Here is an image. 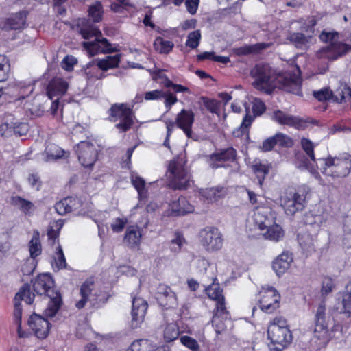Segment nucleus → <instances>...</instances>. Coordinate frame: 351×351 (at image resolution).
<instances>
[{"instance_id":"f257e3e1","label":"nucleus","mask_w":351,"mask_h":351,"mask_svg":"<svg viewBox=\"0 0 351 351\" xmlns=\"http://www.w3.org/2000/svg\"><path fill=\"white\" fill-rule=\"evenodd\" d=\"M300 69L296 73H276L269 64H256L251 73L254 79L252 84L258 90L270 94L275 88H281L287 92L301 95V79Z\"/></svg>"},{"instance_id":"f03ea898","label":"nucleus","mask_w":351,"mask_h":351,"mask_svg":"<svg viewBox=\"0 0 351 351\" xmlns=\"http://www.w3.org/2000/svg\"><path fill=\"white\" fill-rule=\"evenodd\" d=\"M317 167L326 176L343 178L351 169L350 157H328L319 158L316 162Z\"/></svg>"},{"instance_id":"7ed1b4c3","label":"nucleus","mask_w":351,"mask_h":351,"mask_svg":"<svg viewBox=\"0 0 351 351\" xmlns=\"http://www.w3.org/2000/svg\"><path fill=\"white\" fill-rule=\"evenodd\" d=\"M267 336L276 351H281L292 341L287 322L281 317H276L270 323L267 328Z\"/></svg>"},{"instance_id":"20e7f679","label":"nucleus","mask_w":351,"mask_h":351,"mask_svg":"<svg viewBox=\"0 0 351 351\" xmlns=\"http://www.w3.org/2000/svg\"><path fill=\"white\" fill-rule=\"evenodd\" d=\"M337 32H322L320 39L328 44L317 52L319 58L335 60L346 53L351 48L348 45L338 40Z\"/></svg>"},{"instance_id":"39448f33","label":"nucleus","mask_w":351,"mask_h":351,"mask_svg":"<svg viewBox=\"0 0 351 351\" xmlns=\"http://www.w3.org/2000/svg\"><path fill=\"white\" fill-rule=\"evenodd\" d=\"M167 186L172 190L183 191L190 186V176L189 175L184 165L180 161L173 159L168 165L167 171Z\"/></svg>"},{"instance_id":"423d86ee","label":"nucleus","mask_w":351,"mask_h":351,"mask_svg":"<svg viewBox=\"0 0 351 351\" xmlns=\"http://www.w3.org/2000/svg\"><path fill=\"white\" fill-rule=\"evenodd\" d=\"M110 120L116 122L115 128L121 132L130 130L134 124V112L132 108L127 103H115L108 110Z\"/></svg>"},{"instance_id":"0eeeda50","label":"nucleus","mask_w":351,"mask_h":351,"mask_svg":"<svg viewBox=\"0 0 351 351\" xmlns=\"http://www.w3.org/2000/svg\"><path fill=\"white\" fill-rule=\"evenodd\" d=\"M35 294L31 291V286L29 283H25L15 294L14 298V319L17 326V334L19 337L24 338L27 335L25 331L22 330L21 319H22V306L21 301H24L27 304L31 305L34 303Z\"/></svg>"},{"instance_id":"6e6552de","label":"nucleus","mask_w":351,"mask_h":351,"mask_svg":"<svg viewBox=\"0 0 351 351\" xmlns=\"http://www.w3.org/2000/svg\"><path fill=\"white\" fill-rule=\"evenodd\" d=\"M77 158L84 168L92 169L98 158V150L95 145L87 141H82L77 145Z\"/></svg>"},{"instance_id":"1a4fd4ad","label":"nucleus","mask_w":351,"mask_h":351,"mask_svg":"<svg viewBox=\"0 0 351 351\" xmlns=\"http://www.w3.org/2000/svg\"><path fill=\"white\" fill-rule=\"evenodd\" d=\"M304 197L293 189L284 191L280 198V204L287 215H293L304 207Z\"/></svg>"},{"instance_id":"9d476101","label":"nucleus","mask_w":351,"mask_h":351,"mask_svg":"<svg viewBox=\"0 0 351 351\" xmlns=\"http://www.w3.org/2000/svg\"><path fill=\"white\" fill-rule=\"evenodd\" d=\"M280 295L272 287H263L258 293L261 309L267 313L274 312L279 306Z\"/></svg>"},{"instance_id":"9b49d317","label":"nucleus","mask_w":351,"mask_h":351,"mask_svg":"<svg viewBox=\"0 0 351 351\" xmlns=\"http://www.w3.org/2000/svg\"><path fill=\"white\" fill-rule=\"evenodd\" d=\"M194 211V206L189 202L186 197L181 195L178 199L171 201L168 208L163 213L164 217L184 216Z\"/></svg>"},{"instance_id":"f8f14e48","label":"nucleus","mask_w":351,"mask_h":351,"mask_svg":"<svg viewBox=\"0 0 351 351\" xmlns=\"http://www.w3.org/2000/svg\"><path fill=\"white\" fill-rule=\"evenodd\" d=\"M300 144L302 149L308 156V158L301 162V163L298 165L299 168L308 170L314 175L315 178L319 179V174L315 170L314 168V164L317 162L315 161V157L314 154V147L315 145L311 140L305 137L301 138Z\"/></svg>"},{"instance_id":"ddd939ff","label":"nucleus","mask_w":351,"mask_h":351,"mask_svg":"<svg viewBox=\"0 0 351 351\" xmlns=\"http://www.w3.org/2000/svg\"><path fill=\"white\" fill-rule=\"evenodd\" d=\"M156 299L158 304L165 309L176 308L178 305V298L172 289L164 284H160L157 287Z\"/></svg>"},{"instance_id":"4468645a","label":"nucleus","mask_w":351,"mask_h":351,"mask_svg":"<svg viewBox=\"0 0 351 351\" xmlns=\"http://www.w3.org/2000/svg\"><path fill=\"white\" fill-rule=\"evenodd\" d=\"M32 282L33 289L38 295L49 296L58 291L55 288L54 280L50 274H40Z\"/></svg>"},{"instance_id":"2eb2a0df","label":"nucleus","mask_w":351,"mask_h":351,"mask_svg":"<svg viewBox=\"0 0 351 351\" xmlns=\"http://www.w3.org/2000/svg\"><path fill=\"white\" fill-rule=\"evenodd\" d=\"M28 326L38 339H44L48 337L51 325L47 319L34 313L28 319Z\"/></svg>"},{"instance_id":"dca6fc26","label":"nucleus","mask_w":351,"mask_h":351,"mask_svg":"<svg viewBox=\"0 0 351 351\" xmlns=\"http://www.w3.org/2000/svg\"><path fill=\"white\" fill-rule=\"evenodd\" d=\"M33 91V85L23 82H17L8 84L5 93L14 101H20L29 97Z\"/></svg>"},{"instance_id":"f3484780","label":"nucleus","mask_w":351,"mask_h":351,"mask_svg":"<svg viewBox=\"0 0 351 351\" xmlns=\"http://www.w3.org/2000/svg\"><path fill=\"white\" fill-rule=\"evenodd\" d=\"M199 240L207 251L217 250L219 247V232L216 228L206 227L200 231Z\"/></svg>"},{"instance_id":"a211bd4d","label":"nucleus","mask_w":351,"mask_h":351,"mask_svg":"<svg viewBox=\"0 0 351 351\" xmlns=\"http://www.w3.org/2000/svg\"><path fill=\"white\" fill-rule=\"evenodd\" d=\"M246 114L243 119L242 123L240 126L239 130L241 132H245L248 130L249 127L251 125L252 123L254 121V118L257 116H261L266 110V107L265 104L258 98H254L252 101V110L253 115H251L249 112V108L243 104Z\"/></svg>"},{"instance_id":"6ab92c4d","label":"nucleus","mask_w":351,"mask_h":351,"mask_svg":"<svg viewBox=\"0 0 351 351\" xmlns=\"http://www.w3.org/2000/svg\"><path fill=\"white\" fill-rule=\"evenodd\" d=\"M69 88V83L60 77H53L46 86V94L50 99L60 98L66 94Z\"/></svg>"},{"instance_id":"aec40b11","label":"nucleus","mask_w":351,"mask_h":351,"mask_svg":"<svg viewBox=\"0 0 351 351\" xmlns=\"http://www.w3.org/2000/svg\"><path fill=\"white\" fill-rule=\"evenodd\" d=\"M147 308L148 304L146 300L140 297L133 298L131 312L132 327H139L140 324L144 321Z\"/></svg>"},{"instance_id":"412c9836","label":"nucleus","mask_w":351,"mask_h":351,"mask_svg":"<svg viewBox=\"0 0 351 351\" xmlns=\"http://www.w3.org/2000/svg\"><path fill=\"white\" fill-rule=\"evenodd\" d=\"M194 121V112L191 110L182 109L177 114L175 123L177 127L181 129L188 138H191Z\"/></svg>"},{"instance_id":"4be33fe9","label":"nucleus","mask_w":351,"mask_h":351,"mask_svg":"<svg viewBox=\"0 0 351 351\" xmlns=\"http://www.w3.org/2000/svg\"><path fill=\"white\" fill-rule=\"evenodd\" d=\"M276 216L271 208L267 207L256 208L254 210L253 219L256 226L263 230L267 226L274 223Z\"/></svg>"},{"instance_id":"5701e85b","label":"nucleus","mask_w":351,"mask_h":351,"mask_svg":"<svg viewBox=\"0 0 351 351\" xmlns=\"http://www.w3.org/2000/svg\"><path fill=\"white\" fill-rule=\"evenodd\" d=\"M76 29L84 39H89L94 36H101L100 29L90 20L86 18H79L76 21Z\"/></svg>"},{"instance_id":"b1692460","label":"nucleus","mask_w":351,"mask_h":351,"mask_svg":"<svg viewBox=\"0 0 351 351\" xmlns=\"http://www.w3.org/2000/svg\"><path fill=\"white\" fill-rule=\"evenodd\" d=\"M82 206V202L79 198L69 196L56 202L54 208L59 215H64L79 210Z\"/></svg>"},{"instance_id":"393cba45","label":"nucleus","mask_w":351,"mask_h":351,"mask_svg":"<svg viewBox=\"0 0 351 351\" xmlns=\"http://www.w3.org/2000/svg\"><path fill=\"white\" fill-rule=\"evenodd\" d=\"M27 15L24 12H19L5 19L2 22L1 28L5 31L22 29L26 25Z\"/></svg>"},{"instance_id":"a878e982","label":"nucleus","mask_w":351,"mask_h":351,"mask_svg":"<svg viewBox=\"0 0 351 351\" xmlns=\"http://www.w3.org/2000/svg\"><path fill=\"white\" fill-rule=\"evenodd\" d=\"M272 119L279 124L293 126L298 129L304 125L303 121L299 117L289 115L281 110L275 111L272 115Z\"/></svg>"},{"instance_id":"bb28decb","label":"nucleus","mask_w":351,"mask_h":351,"mask_svg":"<svg viewBox=\"0 0 351 351\" xmlns=\"http://www.w3.org/2000/svg\"><path fill=\"white\" fill-rule=\"evenodd\" d=\"M10 204L28 217L33 215L36 210V206L32 202L19 195L12 196L10 197Z\"/></svg>"},{"instance_id":"cd10ccee","label":"nucleus","mask_w":351,"mask_h":351,"mask_svg":"<svg viewBox=\"0 0 351 351\" xmlns=\"http://www.w3.org/2000/svg\"><path fill=\"white\" fill-rule=\"evenodd\" d=\"M292 261V254L288 252H284L273 262L272 268L278 276L282 275L289 268Z\"/></svg>"},{"instance_id":"c85d7f7f","label":"nucleus","mask_w":351,"mask_h":351,"mask_svg":"<svg viewBox=\"0 0 351 351\" xmlns=\"http://www.w3.org/2000/svg\"><path fill=\"white\" fill-rule=\"evenodd\" d=\"M338 304L341 307H337L340 313L351 314V282L346 287L345 290L337 294Z\"/></svg>"},{"instance_id":"c756f323","label":"nucleus","mask_w":351,"mask_h":351,"mask_svg":"<svg viewBox=\"0 0 351 351\" xmlns=\"http://www.w3.org/2000/svg\"><path fill=\"white\" fill-rule=\"evenodd\" d=\"M44 154L46 156L45 161L51 162L60 158H67L69 152H66L58 145L53 143H48L45 147Z\"/></svg>"},{"instance_id":"7c9ffc66","label":"nucleus","mask_w":351,"mask_h":351,"mask_svg":"<svg viewBox=\"0 0 351 351\" xmlns=\"http://www.w3.org/2000/svg\"><path fill=\"white\" fill-rule=\"evenodd\" d=\"M50 298L48 306L45 311V315L53 317L58 313L62 304L61 293L59 291L47 296Z\"/></svg>"},{"instance_id":"2f4dec72","label":"nucleus","mask_w":351,"mask_h":351,"mask_svg":"<svg viewBox=\"0 0 351 351\" xmlns=\"http://www.w3.org/2000/svg\"><path fill=\"white\" fill-rule=\"evenodd\" d=\"M93 285L94 283L90 280H85L81 285L80 289L81 299L75 303V307L77 309H82L86 306L93 291Z\"/></svg>"},{"instance_id":"473e14b6","label":"nucleus","mask_w":351,"mask_h":351,"mask_svg":"<svg viewBox=\"0 0 351 351\" xmlns=\"http://www.w3.org/2000/svg\"><path fill=\"white\" fill-rule=\"evenodd\" d=\"M29 258L36 259L42 254V245L40 233L37 230H34L32 237L28 243Z\"/></svg>"},{"instance_id":"72a5a7b5","label":"nucleus","mask_w":351,"mask_h":351,"mask_svg":"<svg viewBox=\"0 0 351 351\" xmlns=\"http://www.w3.org/2000/svg\"><path fill=\"white\" fill-rule=\"evenodd\" d=\"M121 54L108 56L106 58L100 59L97 62V67L103 71H107L111 69L117 68L121 62Z\"/></svg>"},{"instance_id":"f704fd0d","label":"nucleus","mask_w":351,"mask_h":351,"mask_svg":"<svg viewBox=\"0 0 351 351\" xmlns=\"http://www.w3.org/2000/svg\"><path fill=\"white\" fill-rule=\"evenodd\" d=\"M131 183L136 190L140 200L147 198V190L145 188V180L138 174H132Z\"/></svg>"},{"instance_id":"c9c22d12","label":"nucleus","mask_w":351,"mask_h":351,"mask_svg":"<svg viewBox=\"0 0 351 351\" xmlns=\"http://www.w3.org/2000/svg\"><path fill=\"white\" fill-rule=\"evenodd\" d=\"M314 336L324 343L330 341V336L326 322H314Z\"/></svg>"},{"instance_id":"e433bc0d","label":"nucleus","mask_w":351,"mask_h":351,"mask_svg":"<svg viewBox=\"0 0 351 351\" xmlns=\"http://www.w3.org/2000/svg\"><path fill=\"white\" fill-rule=\"evenodd\" d=\"M298 241L302 250L305 253H311L315 250L314 239L308 232H300L298 235Z\"/></svg>"},{"instance_id":"4c0bfd02","label":"nucleus","mask_w":351,"mask_h":351,"mask_svg":"<svg viewBox=\"0 0 351 351\" xmlns=\"http://www.w3.org/2000/svg\"><path fill=\"white\" fill-rule=\"evenodd\" d=\"M267 231L264 233V236L267 239L278 242L282 239L285 233L280 226L276 224L275 221L272 225L267 226Z\"/></svg>"},{"instance_id":"58836bf2","label":"nucleus","mask_w":351,"mask_h":351,"mask_svg":"<svg viewBox=\"0 0 351 351\" xmlns=\"http://www.w3.org/2000/svg\"><path fill=\"white\" fill-rule=\"evenodd\" d=\"M154 49L161 54H169L174 47V43L170 40H165L163 38L158 36L153 43Z\"/></svg>"},{"instance_id":"ea45409f","label":"nucleus","mask_w":351,"mask_h":351,"mask_svg":"<svg viewBox=\"0 0 351 351\" xmlns=\"http://www.w3.org/2000/svg\"><path fill=\"white\" fill-rule=\"evenodd\" d=\"M180 334L178 325L176 323H169L164 328L163 338L165 342L170 343L177 339Z\"/></svg>"},{"instance_id":"a19ab883","label":"nucleus","mask_w":351,"mask_h":351,"mask_svg":"<svg viewBox=\"0 0 351 351\" xmlns=\"http://www.w3.org/2000/svg\"><path fill=\"white\" fill-rule=\"evenodd\" d=\"M305 223L317 228L321 227L326 221V215L324 214H315L312 211L307 213L304 217Z\"/></svg>"},{"instance_id":"79ce46f5","label":"nucleus","mask_w":351,"mask_h":351,"mask_svg":"<svg viewBox=\"0 0 351 351\" xmlns=\"http://www.w3.org/2000/svg\"><path fill=\"white\" fill-rule=\"evenodd\" d=\"M141 238V234L137 230V228L130 226L125 232L124 240L132 247H134L140 244Z\"/></svg>"},{"instance_id":"37998d69","label":"nucleus","mask_w":351,"mask_h":351,"mask_svg":"<svg viewBox=\"0 0 351 351\" xmlns=\"http://www.w3.org/2000/svg\"><path fill=\"white\" fill-rule=\"evenodd\" d=\"M252 167L254 172L256 174L259 185L261 186L265 177L269 171L270 166L267 164H263L258 161H254Z\"/></svg>"},{"instance_id":"c03bdc74","label":"nucleus","mask_w":351,"mask_h":351,"mask_svg":"<svg viewBox=\"0 0 351 351\" xmlns=\"http://www.w3.org/2000/svg\"><path fill=\"white\" fill-rule=\"evenodd\" d=\"M199 195L201 199L207 203L215 202L219 197V190L218 188H206L201 189L199 191Z\"/></svg>"},{"instance_id":"a18cd8bd","label":"nucleus","mask_w":351,"mask_h":351,"mask_svg":"<svg viewBox=\"0 0 351 351\" xmlns=\"http://www.w3.org/2000/svg\"><path fill=\"white\" fill-rule=\"evenodd\" d=\"M231 99V96L227 93H221V101H225L223 108V119H225L227 117V112L230 111V108L232 112L239 113L241 110V104L240 102L234 101L230 105H228L227 102Z\"/></svg>"},{"instance_id":"49530a36","label":"nucleus","mask_w":351,"mask_h":351,"mask_svg":"<svg viewBox=\"0 0 351 351\" xmlns=\"http://www.w3.org/2000/svg\"><path fill=\"white\" fill-rule=\"evenodd\" d=\"M103 6L100 1H97L94 5L89 6L88 16L91 18L94 23H99L103 19Z\"/></svg>"},{"instance_id":"de8ad7c7","label":"nucleus","mask_w":351,"mask_h":351,"mask_svg":"<svg viewBox=\"0 0 351 351\" xmlns=\"http://www.w3.org/2000/svg\"><path fill=\"white\" fill-rule=\"evenodd\" d=\"M128 351H153V346L149 340L140 339L134 341Z\"/></svg>"},{"instance_id":"09e8293b","label":"nucleus","mask_w":351,"mask_h":351,"mask_svg":"<svg viewBox=\"0 0 351 351\" xmlns=\"http://www.w3.org/2000/svg\"><path fill=\"white\" fill-rule=\"evenodd\" d=\"M310 39V37H306L300 33H294L290 36V40L295 47L302 49H307L309 47Z\"/></svg>"},{"instance_id":"8fccbe9b","label":"nucleus","mask_w":351,"mask_h":351,"mask_svg":"<svg viewBox=\"0 0 351 351\" xmlns=\"http://www.w3.org/2000/svg\"><path fill=\"white\" fill-rule=\"evenodd\" d=\"M204 108L213 114L219 116V101L215 99H211L206 96L200 97Z\"/></svg>"},{"instance_id":"3c124183","label":"nucleus","mask_w":351,"mask_h":351,"mask_svg":"<svg viewBox=\"0 0 351 351\" xmlns=\"http://www.w3.org/2000/svg\"><path fill=\"white\" fill-rule=\"evenodd\" d=\"M10 70V60L6 56L0 54V82L8 80Z\"/></svg>"},{"instance_id":"603ef678","label":"nucleus","mask_w":351,"mask_h":351,"mask_svg":"<svg viewBox=\"0 0 351 351\" xmlns=\"http://www.w3.org/2000/svg\"><path fill=\"white\" fill-rule=\"evenodd\" d=\"M82 47L87 52L89 57H93L101 53L99 38H97L94 41H85L82 43Z\"/></svg>"},{"instance_id":"864d4df0","label":"nucleus","mask_w":351,"mask_h":351,"mask_svg":"<svg viewBox=\"0 0 351 351\" xmlns=\"http://www.w3.org/2000/svg\"><path fill=\"white\" fill-rule=\"evenodd\" d=\"M208 298L215 301V310L219 311V285L214 283L205 289Z\"/></svg>"},{"instance_id":"5fc2aeb1","label":"nucleus","mask_w":351,"mask_h":351,"mask_svg":"<svg viewBox=\"0 0 351 351\" xmlns=\"http://www.w3.org/2000/svg\"><path fill=\"white\" fill-rule=\"evenodd\" d=\"M201 40V32L199 30H195L190 32L187 36L185 45L191 49L197 48Z\"/></svg>"},{"instance_id":"6e6d98bb","label":"nucleus","mask_w":351,"mask_h":351,"mask_svg":"<svg viewBox=\"0 0 351 351\" xmlns=\"http://www.w3.org/2000/svg\"><path fill=\"white\" fill-rule=\"evenodd\" d=\"M99 43L101 54L112 53L120 51L119 46L113 47L106 38H99Z\"/></svg>"},{"instance_id":"4d7b16f0","label":"nucleus","mask_w":351,"mask_h":351,"mask_svg":"<svg viewBox=\"0 0 351 351\" xmlns=\"http://www.w3.org/2000/svg\"><path fill=\"white\" fill-rule=\"evenodd\" d=\"M38 264V261L32 258H28L21 265V271L23 275L29 276L34 273Z\"/></svg>"},{"instance_id":"13d9d810","label":"nucleus","mask_w":351,"mask_h":351,"mask_svg":"<svg viewBox=\"0 0 351 351\" xmlns=\"http://www.w3.org/2000/svg\"><path fill=\"white\" fill-rule=\"evenodd\" d=\"M181 343L191 350V351H199L200 346L197 341L188 335H184L180 337Z\"/></svg>"},{"instance_id":"bf43d9fd","label":"nucleus","mask_w":351,"mask_h":351,"mask_svg":"<svg viewBox=\"0 0 351 351\" xmlns=\"http://www.w3.org/2000/svg\"><path fill=\"white\" fill-rule=\"evenodd\" d=\"M55 263L58 269L66 268V261L63 252L62 246L59 244L56 247V255L54 256Z\"/></svg>"},{"instance_id":"052dcab7","label":"nucleus","mask_w":351,"mask_h":351,"mask_svg":"<svg viewBox=\"0 0 351 351\" xmlns=\"http://www.w3.org/2000/svg\"><path fill=\"white\" fill-rule=\"evenodd\" d=\"M313 95L320 101L334 99V94L328 88H323L319 90L314 91Z\"/></svg>"},{"instance_id":"680f3d73","label":"nucleus","mask_w":351,"mask_h":351,"mask_svg":"<svg viewBox=\"0 0 351 351\" xmlns=\"http://www.w3.org/2000/svg\"><path fill=\"white\" fill-rule=\"evenodd\" d=\"M351 97V89L346 86H343L337 90L335 95H334V100L337 102H341L343 100L349 99Z\"/></svg>"},{"instance_id":"e2e57ef3","label":"nucleus","mask_w":351,"mask_h":351,"mask_svg":"<svg viewBox=\"0 0 351 351\" xmlns=\"http://www.w3.org/2000/svg\"><path fill=\"white\" fill-rule=\"evenodd\" d=\"M98 69H99L97 67V64L96 65L95 64L94 60L89 62L84 67V72L87 76V78L88 79H93V78L99 79V77H97V75L98 73Z\"/></svg>"},{"instance_id":"0e129e2a","label":"nucleus","mask_w":351,"mask_h":351,"mask_svg":"<svg viewBox=\"0 0 351 351\" xmlns=\"http://www.w3.org/2000/svg\"><path fill=\"white\" fill-rule=\"evenodd\" d=\"M276 144L282 147H291L293 145V141L286 134L282 133H278L274 136Z\"/></svg>"},{"instance_id":"69168bd1","label":"nucleus","mask_w":351,"mask_h":351,"mask_svg":"<svg viewBox=\"0 0 351 351\" xmlns=\"http://www.w3.org/2000/svg\"><path fill=\"white\" fill-rule=\"evenodd\" d=\"M13 131L15 135L23 136L29 131V125L27 123L17 122L14 123Z\"/></svg>"},{"instance_id":"338daca9","label":"nucleus","mask_w":351,"mask_h":351,"mask_svg":"<svg viewBox=\"0 0 351 351\" xmlns=\"http://www.w3.org/2000/svg\"><path fill=\"white\" fill-rule=\"evenodd\" d=\"M344 333L343 326L339 323H335L329 330L330 340L332 339H340Z\"/></svg>"},{"instance_id":"774afa93","label":"nucleus","mask_w":351,"mask_h":351,"mask_svg":"<svg viewBox=\"0 0 351 351\" xmlns=\"http://www.w3.org/2000/svg\"><path fill=\"white\" fill-rule=\"evenodd\" d=\"M27 181L32 188H35L37 191L40 190L43 182L38 173H32L28 176Z\"/></svg>"}]
</instances>
